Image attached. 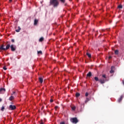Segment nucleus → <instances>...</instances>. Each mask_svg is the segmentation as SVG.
<instances>
[{
	"label": "nucleus",
	"instance_id": "10",
	"mask_svg": "<svg viewBox=\"0 0 124 124\" xmlns=\"http://www.w3.org/2000/svg\"><path fill=\"white\" fill-rule=\"evenodd\" d=\"M38 23V20L37 19H35L34 22V26H36L37 25V23Z\"/></svg>",
	"mask_w": 124,
	"mask_h": 124
},
{
	"label": "nucleus",
	"instance_id": "31",
	"mask_svg": "<svg viewBox=\"0 0 124 124\" xmlns=\"http://www.w3.org/2000/svg\"><path fill=\"white\" fill-rule=\"evenodd\" d=\"M60 124H65L64 122H61L60 123Z\"/></svg>",
	"mask_w": 124,
	"mask_h": 124
},
{
	"label": "nucleus",
	"instance_id": "30",
	"mask_svg": "<svg viewBox=\"0 0 124 124\" xmlns=\"http://www.w3.org/2000/svg\"><path fill=\"white\" fill-rule=\"evenodd\" d=\"M54 101L53 100V99H50V102H51V103H52V102H53Z\"/></svg>",
	"mask_w": 124,
	"mask_h": 124
},
{
	"label": "nucleus",
	"instance_id": "8",
	"mask_svg": "<svg viewBox=\"0 0 124 124\" xmlns=\"http://www.w3.org/2000/svg\"><path fill=\"white\" fill-rule=\"evenodd\" d=\"M14 96L13 95H11L9 98V100L10 101H12V100H14Z\"/></svg>",
	"mask_w": 124,
	"mask_h": 124
},
{
	"label": "nucleus",
	"instance_id": "20",
	"mask_svg": "<svg viewBox=\"0 0 124 124\" xmlns=\"http://www.w3.org/2000/svg\"><path fill=\"white\" fill-rule=\"evenodd\" d=\"M118 8H120V9H122V8H123V5H118Z\"/></svg>",
	"mask_w": 124,
	"mask_h": 124
},
{
	"label": "nucleus",
	"instance_id": "18",
	"mask_svg": "<svg viewBox=\"0 0 124 124\" xmlns=\"http://www.w3.org/2000/svg\"><path fill=\"white\" fill-rule=\"evenodd\" d=\"M76 97H79V96H80L79 93H76Z\"/></svg>",
	"mask_w": 124,
	"mask_h": 124
},
{
	"label": "nucleus",
	"instance_id": "6",
	"mask_svg": "<svg viewBox=\"0 0 124 124\" xmlns=\"http://www.w3.org/2000/svg\"><path fill=\"white\" fill-rule=\"evenodd\" d=\"M115 71V67L112 66L111 67V70L110 71V73H114Z\"/></svg>",
	"mask_w": 124,
	"mask_h": 124
},
{
	"label": "nucleus",
	"instance_id": "27",
	"mask_svg": "<svg viewBox=\"0 0 124 124\" xmlns=\"http://www.w3.org/2000/svg\"><path fill=\"white\" fill-rule=\"evenodd\" d=\"M89 95V93H88L87 92L86 93H85V96H88Z\"/></svg>",
	"mask_w": 124,
	"mask_h": 124
},
{
	"label": "nucleus",
	"instance_id": "1",
	"mask_svg": "<svg viewBox=\"0 0 124 124\" xmlns=\"http://www.w3.org/2000/svg\"><path fill=\"white\" fill-rule=\"evenodd\" d=\"M4 46H5L4 44H2L0 46V50H1L2 51H6L8 50L9 48H11V50L13 52L16 51V46L14 45H11L10 46V42H7L6 46L5 48H4Z\"/></svg>",
	"mask_w": 124,
	"mask_h": 124
},
{
	"label": "nucleus",
	"instance_id": "19",
	"mask_svg": "<svg viewBox=\"0 0 124 124\" xmlns=\"http://www.w3.org/2000/svg\"><path fill=\"white\" fill-rule=\"evenodd\" d=\"M88 101H90V98H86V100L85 101V103H87Z\"/></svg>",
	"mask_w": 124,
	"mask_h": 124
},
{
	"label": "nucleus",
	"instance_id": "22",
	"mask_svg": "<svg viewBox=\"0 0 124 124\" xmlns=\"http://www.w3.org/2000/svg\"><path fill=\"white\" fill-rule=\"evenodd\" d=\"M38 54H41V55H42V51L41 50L37 51Z\"/></svg>",
	"mask_w": 124,
	"mask_h": 124
},
{
	"label": "nucleus",
	"instance_id": "34",
	"mask_svg": "<svg viewBox=\"0 0 124 124\" xmlns=\"http://www.w3.org/2000/svg\"><path fill=\"white\" fill-rule=\"evenodd\" d=\"M1 101H2V99L0 98V102H1Z\"/></svg>",
	"mask_w": 124,
	"mask_h": 124
},
{
	"label": "nucleus",
	"instance_id": "7",
	"mask_svg": "<svg viewBox=\"0 0 124 124\" xmlns=\"http://www.w3.org/2000/svg\"><path fill=\"white\" fill-rule=\"evenodd\" d=\"M4 92H5V89L3 88H0V93H4Z\"/></svg>",
	"mask_w": 124,
	"mask_h": 124
},
{
	"label": "nucleus",
	"instance_id": "26",
	"mask_svg": "<svg viewBox=\"0 0 124 124\" xmlns=\"http://www.w3.org/2000/svg\"><path fill=\"white\" fill-rule=\"evenodd\" d=\"M3 69H4V70H6L7 69V68H6V67H5V66H4L3 67Z\"/></svg>",
	"mask_w": 124,
	"mask_h": 124
},
{
	"label": "nucleus",
	"instance_id": "21",
	"mask_svg": "<svg viewBox=\"0 0 124 124\" xmlns=\"http://www.w3.org/2000/svg\"><path fill=\"white\" fill-rule=\"evenodd\" d=\"M62 3H64L65 2V0H59Z\"/></svg>",
	"mask_w": 124,
	"mask_h": 124
},
{
	"label": "nucleus",
	"instance_id": "25",
	"mask_svg": "<svg viewBox=\"0 0 124 124\" xmlns=\"http://www.w3.org/2000/svg\"><path fill=\"white\" fill-rule=\"evenodd\" d=\"M11 41H12V42H13V43H14V42H15V40L14 39H12L11 40Z\"/></svg>",
	"mask_w": 124,
	"mask_h": 124
},
{
	"label": "nucleus",
	"instance_id": "9",
	"mask_svg": "<svg viewBox=\"0 0 124 124\" xmlns=\"http://www.w3.org/2000/svg\"><path fill=\"white\" fill-rule=\"evenodd\" d=\"M39 81L40 83L42 84V83H43V78H39Z\"/></svg>",
	"mask_w": 124,
	"mask_h": 124
},
{
	"label": "nucleus",
	"instance_id": "17",
	"mask_svg": "<svg viewBox=\"0 0 124 124\" xmlns=\"http://www.w3.org/2000/svg\"><path fill=\"white\" fill-rule=\"evenodd\" d=\"M94 78L95 81H99V79H98V78L97 77H95Z\"/></svg>",
	"mask_w": 124,
	"mask_h": 124
},
{
	"label": "nucleus",
	"instance_id": "36",
	"mask_svg": "<svg viewBox=\"0 0 124 124\" xmlns=\"http://www.w3.org/2000/svg\"><path fill=\"white\" fill-rule=\"evenodd\" d=\"M9 0V2H12V0Z\"/></svg>",
	"mask_w": 124,
	"mask_h": 124
},
{
	"label": "nucleus",
	"instance_id": "16",
	"mask_svg": "<svg viewBox=\"0 0 124 124\" xmlns=\"http://www.w3.org/2000/svg\"><path fill=\"white\" fill-rule=\"evenodd\" d=\"M115 55H119V50H116L115 51Z\"/></svg>",
	"mask_w": 124,
	"mask_h": 124
},
{
	"label": "nucleus",
	"instance_id": "28",
	"mask_svg": "<svg viewBox=\"0 0 124 124\" xmlns=\"http://www.w3.org/2000/svg\"><path fill=\"white\" fill-rule=\"evenodd\" d=\"M40 124H44V123H43V121H42V120H41V123Z\"/></svg>",
	"mask_w": 124,
	"mask_h": 124
},
{
	"label": "nucleus",
	"instance_id": "12",
	"mask_svg": "<svg viewBox=\"0 0 124 124\" xmlns=\"http://www.w3.org/2000/svg\"><path fill=\"white\" fill-rule=\"evenodd\" d=\"M18 29L16 30V32H20V31H21V28L20 27V26L18 27Z\"/></svg>",
	"mask_w": 124,
	"mask_h": 124
},
{
	"label": "nucleus",
	"instance_id": "33",
	"mask_svg": "<svg viewBox=\"0 0 124 124\" xmlns=\"http://www.w3.org/2000/svg\"><path fill=\"white\" fill-rule=\"evenodd\" d=\"M66 5H67V3H65L64 4V6H66Z\"/></svg>",
	"mask_w": 124,
	"mask_h": 124
},
{
	"label": "nucleus",
	"instance_id": "24",
	"mask_svg": "<svg viewBox=\"0 0 124 124\" xmlns=\"http://www.w3.org/2000/svg\"><path fill=\"white\" fill-rule=\"evenodd\" d=\"M75 109H76V107H72V110H73V111H75Z\"/></svg>",
	"mask_w": 124,
	"mask_h": 124
},
{
	"label": "nucleus",
	"instance_id": "35",
	"mask_svg": "<svg viewBox=\"0 0 124 124\" xmlns=\"http://www.w3.org/2000/svg\"><path fill=\"white\" fill-rule=\"evenodd\" d=\"M108 59L110 60V59H112V57H111V56H109V57H108Z\"/></svg>",
	"mask_w": 124,
	"mask_h": 124
},
{
	"label": "nucleus",
	"instance_id": "13",
	"mask_svg": "<svg viewBox=\"0 0 124 124\" xmlns=\"http://www.w3.org/2000/svg\"><path fill=\"white\" fill-rule=\"evenodd\" d=\"M123 96H121V97H120V98L118 99V102H121V101H122V100H123Z\"/></svg>",
	"mask_w": 124,
	"mask_h": 124
},
{
	"label": "nucleus",
	"instance_id": "3",
	"mask_svg": "<svg viewBox=\"0 0 124 124\" xmlns=\"http://www.w3.org/2000/svg\"><path fill=\"white\" fill-rule=\"evenodd\" d=\"M102 78H101L99 80V82H100V83H101V84H104V83H105V82H106V75H103Z\"/></svg>",
	"mask_w": 124,
	"mask_h": 124
},
{
	"label": "nucleus",
	"instance_id": "14",
	"mask_svg": "<svg viewBox=\"0 0 124 124\" xmlns=\"http://www.w3.org/2000/svg\"><path fill=\"white\" fill-rule=\"evenodd\" d=\"M43 40H44V38H43V37H41L40 39H39V42H42V41H43Z\"/></svg>",
	"mask_w": 124,
	"mask_h": 124
},
{
	"label": "nucleus",
	"instance_id": "32",
	"mask_svg": "<svg viewBox=\"0 0 124 124\" xmlns=\"http://www.w3.org/2000/svg\"><path fill=\"white\" fill-rule=\"evenodd\" d=\"M14 93H16V92H13V93H12V95H13V94H14Z\"/></svg>",
	"mask_w": 124,
	"mask_h": 124
},
{
	"label": "nucleus",
	"instance_id": "5",
	"mask_svg": "<svg viewBox=\"0 0 124 124\" xmlns=\"http://www.w3.org/2000/svg\"><path fill=\"white\" fill-rule=\"evenodd\" d=\"M15 109H16V107L15 106V105H11L9 106V110H15Z\"/></svg>",
	"mask_w": 124,
	"mask_h": 124
},
{
	"label": "nucleus",
	"instance_id": "37",
	"mask_svg": "<svg viewBox=\"0 0 124 124\" xmlns=\"http://www.w3.org/2000/svg\"><path fill=\"white\" fill-rule=\"evenodd\" d=\"M95 35L96 36L97 35V33H96Z\"/></svg>",
	"mask_w": 124,
	"mask_h": 124
},
{
	"label": "nucleus",
	"instance_id": "11",
	"mask_svg": "<svg viewBox=\"0 0 124 124\" xmlns=\"http://www.w3.org/2000/svg\"><path fill=\"white\" fill-rule=\"evenodd\" d=\"M92 77V72H89L87 74V77Z\"/></svg>",
	"mask_w": 124,
	"mask_h": 124
},
{
	"label": "nucleus",
	"instance_id": "4",
	"mask_svg": "<svg viewBox=\"0 0 124 124\" xmlns=\"http://www.w3.org/2000/svg\"><path fill=\"white\" fill-rule=\"evenodd\" d=\"M70 121L73 124H77L78 123V119L76 117L71 119Z\"/></svg>",
	"mask_w": 124,
	"mask_h": 124
},
{
	"label": "nucleus",
	"instance_id": "2",
	"mask_svg": "<svg viewBox=\"0 0 124 124\" xmlns=\"http://www.w3.org/2000/svg\"><path fill=\"white\" fill-rule=\"evenodd\" d=\"M60 2L58 0H50V5H52L54 7H58L59 5Z\"/></svg>",
	"mask_w": 124,
	"mask_h": 124
},
{
	"label": "nucleus",
	"instance_id": "23",
	"mask_svg": "<svg viewBox=\"0 0 124 124\" xmlns=\"http://www.w3.org/2000/svg\"><path fill=\"white\" fill-rule=\"evenodd\" d=\"M4 109H5L4 107L2 106L1 108V111H4Z\"/></svg>",
	"mask_w": 124,
	"mask_h": 124
},
{
	"label": "nucleus",
	"instance_id": "29",
	"mask_svg": "<svg viewBox=\"0 0 124 124\" xmlns=\"http://www.w3.org/2000/svg\"><path fill=\"white\" fill-rule=\"evenodd\" d=\"M58 108H59V107L58 106H55V109H56V110H57V109H58Z\"/></svg>",
	"mask_w": 124,
	"mask_h": 124
},
{
	"label": "nucleus",
	"instance_id": "15",
	"mask_svg": "<svg viewBox=\"0 0 124 124\" xmlns=\"http://www.w3.org/2000/svg\"><path fill=\"white\" fill-rule=\"evenodd\" d=\"M87 56H88V58H92V55L89 53H86Z\"/></svg>",
	"mask_w": 124,
	"mask_h": 124
}]
</instances>
